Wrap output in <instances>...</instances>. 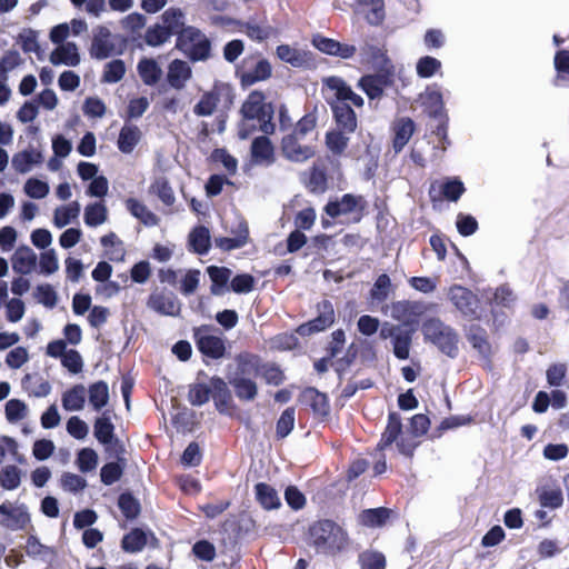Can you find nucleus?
<instances>
[{"label": "nucleus", "mask_w": 569, "mask_h": 569, "mask_svg": "<svg viewBox=\"0 0 569 569\" xmlns=\"http://www.w3.org/2000/svg\"><path fill=\"white\" fill-rule=\"evenodd\" d=\"M326 84L338 100L337 103L333 104V113L337 123L348 132H353L357 128V118L355 111L347 102H351L356 107H361L363 99L355 93L340 78H328L326 79Z\"/></svg>", "instance_id": "obj_1"}, {"label": "nucleus", "mask_w": 569, "mask_h": 569, "mask_svg": "<svg viewBox=\"0 0 569 569\" xmlns=\"http://www.w3.org/2000/svg\"><path fill=\"white\" fill-rule=\"evenodd\" d=\"M264 99L266 98L262 92L253 91L243 102L241 108L243 120L239 131L241 139H247L250 134V129H247L246 127H251L249 122L252 120H257L260 123V130L262 132H273L274 126L270 122L273 114V109L271 104L266 103Z\"/></svg>", "instance_id": "obj_2"}, {"label": "nucleus", "mask_w": 569, "mask_h": 569, "mask_svg": "<svg viewBox=\"0 0 569 569\" xmlns=\"http://www.w3.org/2000/svg\"><path fill=\"white\" fill-rule=\"evenodd\" d=\"M311 545L318 553L336 555L348 545V535L339 525L323 520L310 528Z\"/></svg>", "instance_id": "obj_3"}, {"label": "nucleus", "mask_w": 569, "mask_h": 569, "mask_svg": "<svg viewBox=\"0 0 569 569\" xmlns=\"http://www.w3.org/2000/svg\"><path fill=\"white\" fill-rule=\"evenodd\" d=\"M426 339L432 341L443 353L455 357L458 350V338L453 330L439 319H430L422 327Z\"/></svg>", "instance_id": "obj_4"}, {"label": "nucleus", "mask_w": 569, "mask_h": 569, "mask_svg": "<svg viewBox=\"0 0 569 569\" xmlns=\"http://www.w3.org/2000/svg\"><path fill=\"white\" fill-rule=\"evenodd\" d=\"M177 46L193 60H203L209 56L210 43L207 37L193 27L181 31Z\"/></svg>", "instance_id": "obj_5"}, {"label": "nucleus", "mask_w": 569, "mask_h": 569, "mask_svg": "<svg viewBox=\"0 0 569 569\" xmlns=\"http://www.w3.org/2000/svg\"><path fill=\"white\" fill-rule=\"evenodd\" d=\"M0 516L2 517L0 523L12 531L26 530L31 522L27 505L18 500L3 501L0 505Z\"/></svg>", "instance_id": "obj_6"}, {"label": "nucleus", "mask_w": 569, "mask_h": 569, "mask_svg": "<svg viewBox=\"0 0 569 569\" xmlns=\"http://www.w3.org/2000/svg\"><path fill=\"white\" fill-rule=\"evenodd\" d=\"M221 100L227 107L233 102L232 89L224 83L216 84L211 91L202 94L199 102L194 106L193 112L199 117H209L213 114Z\"/></svg>", "instance_id": "obj_7"}, {"label": "nucleus", "mask_w": 569, "mask_h": 569, "mask_svg": "<svg viewBox=\"0 0 569 569\" xmlns=\"http://www.w3.org/2000/svg\"><path fill=\"white\" fill-rule=\"evenodd\" d=\"M447 296L455 309L463 317H477L480 308V301L471 290L466 287L455 284L448 289Z\"/></svg>", "instance_id": "obj_8"}, {"label": "nucleus", "mask_w": 569, "mask_h": 569, "mask_svg": "<svg viewBox=\"0 0 569 569\" xmlns=\"http://www.w3.org/2000/svg\"><path fill=\"white\" fill-rule=\"evenodd\" d=\"M199 350L213 359L221 358L226 351L224 340L217 330L209 327H200L194 331Z\"/></svg>", "instance_id": "obj_9"}, {"label": "nucleus", "mask_w": 569, "mask_h": 569, "mask_svg": "<svg viewBox=\"0 0 569 569\" xmlns=\"http://www.w3.org/2000/svg\"><path fill=\"white\" fill-rule=\"evenodd\" d=\"M256 372V362L248 361L241 363L239 375L231 380V385L239 398L251 400L257 395L256 382L250 378Z\"/></svg>", "instance_id": "obj_10"}, {"label": "nucleus", "mask_w": 569, "mask_h": 569, "mask_svg": "<svg viewBox=\"0 0 569 569\" xmlns=\"http://www.w3.org/2000/svg\"><path fill=\"white\" fill-rule=\"evenodd\" d=\"M43 162V152L41 148L29 146L13 154L12 168L21 174L31 172Z\"/></svg>", "instance_id": "obj_11"}, {"label": "nucleus", "mask_w": 569, "mask_h": 569, "mask_svg": "<svg viewBox=\"0 0 569 569\" xmlns=\"http://www.w3.org/2000/svg\"><path fill=\"white\" fill-rule=\"evenodd\" d=\"M88 23L80 18H73L69 22L56 24L50 29L49 39L54 44L66 43L70 37H79L87 32Z\"/></svg>", "instance_id": "obj_12"}, {"label": "nucleus", "mask_w": 569, "mask_h": 569, "mask_svg": "<svg viewBox=\"0 0 569 569\" xmlns=\"http://www.w3.org/2000/svg\"><path fill=\"white\" fill-rule=\"evenodd\" d=\"M113 53H116V47L111 31L104 26L97 27L90 48L91 57L103 60Z\"/></svg>", "instance_id": "obj_13"}, {"label": "nucleus", "mask_w": 569, "mask_h": 569, "mask_svg": "<svg viewBox=\"0 0 569 569\" xmlns=\"http://www.w3.org/2000/svg\"><path fill=\"white\" fill-rule=\"evenodd\" d=\"M427 307L421 302L398 301L391 307V317L410 326L419 321Z\"/></svg>", "instance_id": "obj_14"}, {"label": "nucleus", "mask_w": 569, "mask_h": 569, "mask_svg": "<svg viewBox=\"0 0 569 569\" xmlns=\"http://www.w3.org/2000/svg\"><path fill=\"white\" fill-rule=\"evenodd\" d=\"M49 61L53 66L77 67L81 61L79 48L74 42L57 44L49 54Z\"/></svg>", "instance_id": "obj_15"}, {"label": "nucleus", "mask_w": 569, "mask_h": 569, "mask_svg": "<svg viewBox=\"0 0 569 569\" xmlns=\"http://www.w3.org/2000/svg\"><path fill=\"white\" fill-rule=\"evenodd\" d=\"M363 208L361 197H355L352 194H343L341 198L328 202L325 207V211L331 218L342 217Z\"/></svg>", "instance_id": "obj_16"}, {"label": "nucleus", "mask_w": 569, "mask_h": 569, "mask_svg": "<svg viewBox=\"0 0 569 569\" xmlns=\"http://www.w3.org/2000/svg\"><path fill=\"white\" fill-rule=\"evenodd\" d=\"M300 139L296 136H287L282 140V153L290 161L303 162L315 154V150L311 147L299 143Z\"/></svg>", "instance_id": "obj_17"}, {"label": "nucleus", "mask_w": 569, "mask_h": 569, "mask_svg": "<svg viewBox=\"0 0 569 569\" xmlns=\"http://www.w3.org/2000/svg\"><path fill=\"white\" fill-rule=\"evenodd\" d=\"M11 263L14 272L30 274L36 268L37 256L31 248L23 246L16 250Z\"/></svg>", "instance_id": "obj_18"}, {"label": "nucleus", "mask_w": 569, "mask_h": 569, "mask_svg": "<svg viewBox=\"0 0 569 569\" xmlns=\"http://www.w3.org/2000/svg\"><path fill=\"white\" fill-rule=\"evenodd\" d=\"M313 46L327 54L338 56L342 59H348L353 56L356 49L352 46L341 44L332 39L316 36L312 39Z\"/></svg>", "instance_id": "obj_19"}, {"label": "nucleus", "mask_w": 569, "mask_h": 569, "mask_svg": "<svg viewBox=\"0 0 569 569\" xmlns=\"http://www.w3.org/2000/svg\"><path fill=\"white\" fill-rule=\"evenodd\" d=\"M81 206L78 201L58 206L53 210L52 223L54 227L62 229L76 221L80 214Z\"/></svg>", "instance_id": "obj_20"}, {"label": "nucleus", "mask_w": 569, "mask_h": 569, "mask_svg": "<svg viewBox=\"0 0 569 569\" xmlns=\"http://www.w3.org/2000/svg\"><path fill=\"white\" fill-rule=\"evenodd\" d=\"M335 321V312L330 305L323 306V311L315 320L305 323L298 328V333L308 336L313 332H319L330 327Z\"/></svg>", "instance_id": "obj_21"}, {"label": "nucleus", "mask_w": 569, "mask_h": 569, "mask_svg": "<svg viewBox=\"0 0 569 569\" xmlns=\"http://www.w3.org/2000/svg\"><path fill=\"white\" fill-rule=\"evenodd\" d=\"M191 73L188 62L173 60L168 68V82L176 89H182L191 78Z\"/></svg>", "instance_id": "obj_22"}, {"label": "nucleus", "mask_w": 569, "mask_h": 569, "mask_svg": "<svg viewBox=\"0 0 569 569\" xmlns=\"http://www.w3.org/2000/svg\"><path fill=\"white\" fill-rule=\"evenodd\" d=\"M272 74V67L266 59L257 61L256 66L251 70L241 72L240 80L242 86H252L256 82L264 81Z\"/></svg>", "instance_id": "obj_23"}, {"label": "nucleus", "mask_w": 569, "mask_h": 569, "mask_svg": "<svg viewBox=\"0 0 569 569\" xmlns=\"http://www.w3.org/2000/svg\"><path fill=\"white\" fill-rule=\"evenodd\" d=\"M142 138V132L139 127L134 124H124L118 137V148L123 153H131L139 144Z\"/></svg>", "instance_id": "obj_24"}, {"label": "nucleus", "mask_w": 569, "mask_h": 569, "mask_svg": "<svg viewBox=\"0 0 569 569\" xmlns=\"http://www.w3.org/2000/svg\"><path fill=\"white\" fill-rule=\"evenodd\" d=\"M149 308L164 316H176L179 312V305L171 295L156 293L148 301Z\"/></svg>", "instance_id": "obj_25"}, {"label": "nucleus", "mask_w": 569, "mask_h": 569, "mask_svg": "<svg viewBox=\"0 0 569 569\" xmlns=\"http://www.w3.org/2000/svg\"><path fill=\"white\" fill-rule=\"evenodd\" d=\"M138 74L147 86L158 83L162 77V69L158 62L150 58H143L137 66Z\"/></svg>", "instance_id": "obj_26"}, {"label": "nucleus", "mask_w": 569, "mask_h": 569, "mask_svg": "<svg viewBox=\"0 0 569 569\" xmlns=\"http://www.w3.org/2000/svg\"><path fill=\"white\" fill-rule=\"evenodd\" d=\"M251 154L259 164H271L274 161V150L266 137L256 138L251 144Z\"/></svg>", "instance_id": "obj_27"}, {"label": "nucleus", "mask_w": 569, "mask_h": 569, "mask_svg": "<svg viewBox=\"0 0 569 569\" xmlns=\"http://www.w3.org/2000/svg\"><path fill=\"white\" fill-rule=\"evenodd\" d=\"M87 390L83 385H76L62 395V407L67 411H81L84 408Z\"/></svg>", "instance_id": "obj_28"}, {"label": "nucleus", "mask_w": 569, "mask_h": 569, "mask_svg": "<svg viewBox=\"0 0 569 569\" xmlns=\"http://www.w3.org/2000/svg\"><path fill=\"white\" fill-rule=\"evenodd\" d=\"M388 83L389 77L387 73L365 76L359 80V87L370 99L379 98Z\"/></svg>", "instance_id": "obj_29"}, {"label": "nucleus", "mask_w": 569, "mask_h": 569, "mask_svg": "<svg viewBox=\"0 0 569 569\" xmlns=\"http://www.w3.org/2000/svg\"><path fill=\"white\" fill-rule=\"evenodd\" d=\"M276 54L281 61L296 68L303 67L309 62L307 52L288 44L278 46L276 49Z\"/></svg>", "instance_id": "obj_30"}, {"label": "nucleus", "mask_w": 569, "mask_h": 569, "mask_svg": "<svg viewBox=\"0 0 569 569\" xmlns=\"http://www.w3.org/2000/svg\"><path fill=\"white\" fill-rule=\"evenodd\" d=\"M161 24L169 31V34H181L184 30V14L180 9L169 8L161 16Z\"/></svg>", "instance_id": "obj_31"}, {"label": "nucleus", "mask_w": 569, "mask_h": 569, "mask_svg": "<svg viewBox=\"0 0 569 569\" xmlns=\"http://www.w3.org/2000/svg\"><path fill=\"white\" fill-rule=\"evenodd\" d=\"M241 32L257 42L266 41L277 34V30L270 24L247 22L241 26Z\"/></svg>", "instance_id": "obj_32"}, {"label": "nucleus", "mask_w": 569, "mask_h": 569, "mask_svg": "<svg viewBox=\"0 0 569 569\" xmlns=\"http://www.w3.org/2000/svg\"><path fill=\"white\" fill-rule=\"evenodd\" d=\"M126 207L130 211V213L139 219L146 226H157L159 222L158 217L152 213L143 203L139 202L136 199H128L126 201Z\"/></svg>", "instance_id": "obj_33"}, {"label": "nucleus", "mask_w": 569, "mask_h": 569, "mask_svg": "<svg viewBox=\"0 0 569 569\" xmlns=\"http://www.w3.org/2000/svg\"><path fill=\"white\" fill-rule=\"evenodd\" d=\"M256 496L261 506L267 509H278L281 506V500L277 491L266 483H258L256 486Z\"/></svg>", "instance_id": "obj_34"}, {"label": "nucleus", "mask_w": 569, "mask_h": 569, "mask_svg": "<svg viewBox=\"0 0 569 569\" xmlns=\"http://www.w3.org/2000/svg\"><path fill=\"white\" fill-rule=\"evenodd\" d=\"M108 218L107 207L102 202L90 203L84 208L83 219L87 226L98 227Z\"/></svg>", "instance_id": "obj_35"}, {"label": "nucleus", "mask_w": 569, "mask_h": 569, "mask_svg": "<svg viewBox=\"0 0 569 569\" xmlns=\"http://www.w3.org/2000/svg\"><path fill=\"white\" fill-rule=\"evenodd\" d=\"M415 131V124L410 119H400L395 127L393 148L400 151L410 140Z\"/></svg>", "instance_id": "obj_36"}, {"label": "nucleus", "mask_w": 569, "mask_h": 569, "mask_svg": "<svg viewBox=\"0 0 569 569\" xmlns=\"http://www.w3.org/2000/svg\"><path fill=\"white\" fill-rule=\"evenodd\" d=\"M4 415L10 423H17L28 417L29 408L27 403L20 399H10L6 403Z\"/></svg>", "instance_id": "obj_37"}, {"label": "nucleus", "mask_w": 569, "mask_h": 569, "mask_svg": "<svg viewBox=\"0 0 569 569\" xmlns=\"http://www.w3.org/2000/svg\"><path fill=\"white\" fill-rule=\"evenodd\" d=\"M101 244L106 254L114 261H122L126 254L124 247L114 233L106 234L101 238Z\"/></svg>", "instance_id": "obj_38"}, {"label": "nucleus", "mask_w": 569, "mask_h": 569, "mask_svg": "<svg viewBox=\"0 0 569 569\" xmlns=\"http://www.w3.org/2000/svg\"><path fill=\"white\" fill-rule=\"evenodd\" d=\"M539 502L545 508L557 509L562 506L563 497L559 488L542 487L538 490Z\"/></svg>", "instance_id": "obj_39"}, {"label": "nucleus", "mask_w": 569, "mask_h": 569, "mask_svg": "<svg viewBox=\"0 0 569 569\" xmlns=\"http://www.w3.org/2000/svg\"><path fill=\"white\" fill-rule=\"evenodd\" d=\"M89 401L96 410H100L108 403L109 388L103 381H98L89 388Z\"/></svg>", "instance_id": "obj_40"}, {"label": "nucleus", "mask_w": 569, "mask_h": 569, "mask_svg": "<svg viewBox=\"0 0 569 569\" xmlns=\"http://www.w3.org/2000/svg\"><path fill=\"white\" fill-rule=\"evenodd\" d=\"M23 191L28 197L41 200L49 194L50 186L47 181L32 177L24 182Z\"/></svg>", "instance_id": "obj_41"}, {"label": "nucleus", "mask_w": 569, "mask_h": 569, "mask_svg": "<svg viewBox=\"0 0 569 569\" xmlns=\"http://www.w3.org/2000/svg\"><path fill=\"white\" fill-rule=\"evenodd\" d=\"M207 271L212 281V293L221 295L231 276V271L228 268H220L214 266L209 267Z\"/></svg>", "instance_id": "obj_42"}, {"label": "nucleus", "mask_w": 569, "mask_h": 569, "mask_svg": "<svg viewBox=\"0 0 569 569\" xmlns=\"http://www.w3.org/2000/svg\"><path fill=\"white\" fill-rule=\"evenodd\" d=\"M419 102L431 116L438 114L442 110V98L440 92L436 90H426L420 94Z\"/></svg>", "instance_id": "obj_43"}, {"label": "nucleus", "mask_w": 569, "mask_h": 569, "mask_svg": "<svg viewBox=\"0 0 569 569\" xmlns=\"http://www.w3.org/2000/svg\"><path fill=\"white\" fill-rule=\"evenodd\" d=\"M359 4L363 6L367 20L372 24H378L385 17L383 1L382 0H358Z\"/></svg>", "instance_id": "obj_44"}, {"label": "nucleus", "mask_w": 569, "mask_h": 569, "mask_svg": "<svg viewBox=\"0 0 569 569\" xmlns=\"http://www.w3.org/2000/svg\"><path fill=\"white\" fill-rule=\"evenodd\" d=\"M150 190L168 207L172 206L176 201L173 190L166 178H158L150 187Z\"/></svg>", "instance_id": "obj_45"}, {"label": "nucleus", "mask_w": 569, "mask_h": 569, "mask_svg": "<svg viewBox=\"0 0 569 569\" xmlns=\"http://www.w3.org/2000/svg\"><path fill=\"white\" fill-rule=\"evenodd\" d=\"M388 517L389 511L387 509L377 508L363 510L359 516V520L363 526L373 528L382 526Z\"/></svg>", "instance_id": "obj_46"}, {"label": "nucleus", "mask_w": 569, "mask_h": 569, "mask_svg": "<svg viewBox=\"0 0 569 569\" xmlns=\"http://www.w3.org/2000/svg\"><path fill=\"white\" fill-rule=\"evenodd\" d=\"M190 246L198 253H204L210 247V233L204 227L196 228L189 236Z\"/></svg>", "instance_id": "obj_47"}, {"label": "nucleus", "mask_w": 569, "mask_h": 569, "mask_svg": "<svg viewBox=\"0 0 569 569\" xmlns=\"http://www.w3.org/2000/svg\"><path fill=\"white\" fill-rule=\"evenodd\" d=\"M21 483L20 470L16 466H7L0 471V488L14 490Z\"/></svg>", "instance_id": "obj_48"}, {"label": "nucleus", "mask_w": 569, "mask_h": 569, "mask_svg": "<svg viewBox=\"0 0 569 569\" xmlns=\"http://www.w3.org/2000/svg\"><path fill=\"white\" fill-rule=\"evenodd\" d=\"M126 74V66L122 60L116 59L104 66L102 80L107 83H117Z\"/></svg>", "instance_id": "obj_49"}, {"label": "nucleus", "mask_w": 569, "mask_h": 569, "mask_svg": "<svg viewBox=\"0 0 569 569\" xmlns=\"http://www.w3.org/2000/svg\"><path fill=\"white\" fill-rule=\"evenodd\" d=\"M401 431L400 419L396 415H390L388 426L382 435L379 442V448L385 449L390 446L398 437Z\"/></svg>", "instance_id": "obj_50"}, {"label": "nucleus", "mask_w": 569, "mask_h": 569, "mask_svg": "<svg viewBox=\"0 0 569 569\" xmlns=\"http://www.w3.org/2000/svg\"><path fill=\"white\" fill-rule=\"evenodd\" d=\"M147 543V536L143 531L136 529L128 533L122 540V547L130 552L140 551Z\"/></svg>", "instance_id": "obj_51"}, {"label": "nucleus", "mask_w": 569, "mask_h": 569, "mask_svg": "<svg viewBox=\"0 0 569 569\" xmlns=\"http://www.w3.org/2000/svg\"><path fill=\"white\" fill-rule=\"evenodd\" d=\"M170 38L169 31L162 24L150 27L144 34V41L150 47H159Z\"/></svg>", "instance_id": "obj_52"}, {"label": "nucleus", "mask_w": 569, "mask_h": 569, "mask_svg": "<svg viewBox=\"0 0 569 569\" xmlns=\"http://www.w3.org/2000/svg\"><path fill=\"white\" fill-rule=\"evenodd\" d=\"M98 465V455L90 448L80 450L77 457V466L82 472L92 471Z\"/></svg>", "instance_id": "obj_53"}, {"label": "nucleus", "mask_w": 569, "mask_h": 569, "mask_svg": "<svg viewBox=\"0 0 569 569\" xmlns=\"http://www.w3.org/2000/svg\"><path fill=\"white\" fill-rule=\"evenodd\" d=\"M29 352L24 347H16L6 356V365L11 369H20L29 361Z\"/></svg>", "instance_id": "obj_54"}, {"label": "nucleus", "mask_w": 569, "mask_h": 569, "mask_svg": "<svg viewBox=\"0 0 569 569\" xmlns=\"http://www.w3.org/2000/svg\"><path fill=\"white\" fill-rule=\"evenodd\" d=\"M121 28L130 33L141 31L146 26V17L138 12L127 14L120 20Z\"/></svg>", "instance_id": "obj_55"}, {"label": "nucleus", "mask_w": 569, "mask_h": 569, "mask_svg": "<svg viewBox=\"0 0 569 569\" xmlns=\"http://www.w3.org/2000/svg\"><path fill=\"white\" fill-rule=\"evenodd\" d=\"M248 242V229L243 228L242 232L234 238L223 237L216 239V246L222 250H232L243 247Z\"/></svg>", "instance_id": "obj_56"}, {"label": "nucleus", "mask_w": 569, "mask_h": 569, "mask_svg": "<svg viewBox=\"0 0 569 569\" xmlns=\"http://www.w3.org/2000/svg\"><path fill=\"white\" fill-rule=\"evenodd\" d=\"M441 67L439 60L432 57H423L417 62V73L421 78L432 77Z\"/></svg>", "instance_id": "obj_57"}, {"label": "nucleus", "mask_w": 569, "mask_h": 569, "mask_svg": "<svg viewBox=\"0 0 569 569\" xmlns=\"http://www.w3.org/2000/svg\"><path fill=\"white\" fill-rule=\"evenodd\" d=\"M40 270L44 274H52L59 270V261L53 249L43 251L39 260Z\"/></svg>", "instance_id": "obj_58"}, {"label": "nucleus", "mask_w": 569, "mask_h": 569, "mask_svg": "<svg viewBox=\"0 0 569 569\" xmlns=\"http://www.w3.org/2000/svg\"><path fill=\"white\" fill-rule=\"evenodd\" d=\"M61 486L66 491L78 492L86 488L87 481L79 475L66 472L60 479Z\"/></svg>", "instance_id": "obj_59"}, {"label": "nucleus", "mask_w": 569, "mask_h": 569, "mask_svg": "<svg viewBox=\"0 0 569 569\" xmlns=\"http://www.w3.org/2000/svg\"><path fill=\"white\" fill-rule=\"evenodd\" d=\"M362 569H385V556L377 551H366L360 558Z\"/></svg>", "instance_id": "obj_60"}, {"label": "nucleus", "mask_w": 569, "mask_h": 569, "mask_svg": "<svg viewBox=\"0 0 569 569\" xmlns=\"http://www.w3.org/2000/svg\"><path fill=\"white\" fill-rule=\"evenodd\" d=\"M150 101L146 97H137L129 100L127 116L130 119L140 118L149 108Z\"/></svg>", "instance_id": "obj_61"}, {"label": "nucleus", "mask_w": 569, "mask_h": 569, "mask_svg": "<svg viewBox=\"0 0 569 569\" xmlns=\"http://www.w3.org/2000/svg\"><path fill=\"white\" fill-rule=\"evenodd\" d=\"M68 433L76 439H84L89 433L88 425L79 417L73 416L67 421Z\"/></svg>", "instance_id": "obj_62"}, {"label": "nucleus", "mask_w": 569, "mask_h": 569, "mask_svg": "<svg viewBox=\"0 0 569 569\" xmlns=\"http://www.w3.org/2000/svg\"><path fill=\"white\" fill-rule=\"evenodd\" d=\"M118 503L119 508L127 518H136L140 512L139 502L128 493L121 495Z\"/></svg>", "instance_id": "obj_63"}, {"label": "nucleus", "mask_w": 569, "mask_h": 569, "mask_svg": "<svg viewBox=\"0 0 569 569\" xmlns=\"http://www.w3.org/2000/svg\"><path fill=\"white\" fill-rule=\"evenodd\" d=\"M517 297L508 284L498 287L493 293V302L497 306L511 307Z\"/></svg>", "instance_id": "obj_64"}]
</instances>
